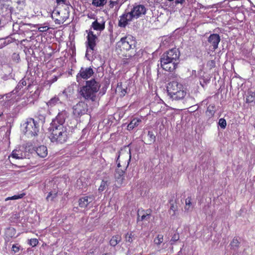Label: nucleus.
I'll list each match as a JSON object with an SVG mask.
<instances>
[{
    "mask_svg": "<svg viewBox=\"0 0 255 255\" xmlns=\"http://www.w3.org/2000/svg\"><path fill=\"white\" fill-rule=\"evenodd\" d=\"M135 41L133 39V37L127 36L122 37L121 40L117 43L116 50L121 52L128 51L133 49L135 47Z\"/></svg>",
    "mask_w": 255,
    "mask_h": 255,
    "instance_id": "nucleus-5",
    "label": "nucleus"
},
{
    "mask_svg": "<svg viewBox=\"0 0 255 255\" xmlns=\"http://www.w3.org/2000/svg\"><path fill=\"white\" fill-rule=\"evenodd\" d=\"M209 81V80L207 79L203 78L201 81H200V85L203 88H204Z\"/></svg>",
    "mask_w": 255,
    "mask_h": 255,
    "instance_id": "nucleus-48",
    "label": "nucleus"
},
{
    "mask_svg": "<svg viewBox=\"0 0 255 255\" xmlns=\"http://www.w3.org/2000/svg\"><path fill=\"white\" fill-rule=\"evenodd\" d=\"M13 10L14 9L12 6L3 2H2L0 6V13H1L3 15L11 16Z\"/></svg>",
    "mask_w": 255,
    "mask_h": 255,
    "instance_id": "nucleus-20",
    "label": "nucleus"
},
{
    "mask_svg": "<svg viewBox=\"0 0 255 255\" xmlns=\"http://www.w3.org/2000/svg\"><path fill=\"white\" fill-rule=\"evenodd\" d=\"M25 195V193H21L20 194L12 196H11V198H12V199L16 200V199L22 198Z\"/></svg>",
    "mask_w": 255,
    "mask_h": 255,
    "instance_id": "nucleus-47",
    "label": "nucleus"
},
{
    "mask_svg": "<svg viewBox=\"0 0 255 255\" xmlns=\"http://www.w3.org/2000/svg\"><path fill=\"white\" fill-rule=\"evenodd\" d=\"M141 122V120L139 119H133L129 124L128 125L127 129L129 130L133 129L135 127L138 126L139 123Z\"/></svg>",
    "mask_w": 255,
    "mask_h": 255,
    "instance_id": "nucleus-30",
    "label": "nucleus"
},
{
    "mask_svg": "<svg viewBox=\"0 0 255 255\" xmlns=\"http://www.w3.org/2000/svg\"><path fill=\"white\" fill-rule=\"evenodd\" d=\"M147 136L148 139L147 140V142L146 143V144H151L155 141L156 136L152 131H148Z\"/></svg>",
    "mask_w": 255,
    "mask_h": 255,
    "instance_id": "nucleus-32",
    "label": "nucleus"
},
{
    "mask_svg": "<svg viewBox=\"0 0 255 255\" xmlns=\"http://www.w3.org/2000/svg\"><path fill=\"white\" fill-rule=\"evenodd\" d=\"M150 217V214L149 213H146V214H143L141 215L140 218L139 213L137 214V222L142 221L143 220L148 221Z\"/></svg>",
    "mask_w": 255,
    "mask_h": 255,
    "instance_id": "nucleus-36",
    "label": "nucleus"
},
{
    "mask_svg": "<svg viewBox=\"0 0 255 255\" xmlns=\"http://www.w3.org/2000/svg\"><path fill=\"white\" fill-rule=\"evenodd\" d=\"M73 114L77 117L87 114L88 107L87 104L84 102H80L75 105L73 108Z\"/></svg>",
    "mask_w": 255,
    "mask_h": 255,
    "instance_id": "nucleus-9",
    "label": "nucleus"
},
{
    "mask_svg": "<svg viewBox=\"0 0 255 255\" xmlns=\"http://www.w3.org/2000/svg\"><path fill=\"white\" fill-rule=\"evenodd\" d=\"M125 171L124 169H120L119 168L115 170V178L116 182L119 185H121L123 183V181L125 179Z\"/></svg>",
    "mask_w": 255,
    "mask_h": 255,
    "instance_id": "nucleus-19",
    "label": "nucleus"
},
{
    "mask_svg": "<svg viewBox=\"0 0 255 255\" xmlns=\"http://www.w3.org/2000/svg\"><path fill=\"white\" fill-rule=\"evenodd\" d=\"M119 154L116 160L117 166L118 168H120V167H123V169L126 170L127 167H128L129 164V162H130V151H129V153H126L121 154H120V152H119Z\"/></svg>",
    "mask_w": 255,
    "mask_h": 255,
    "instance_id": "nucleus-7",
    "label": "nucleus"
},
{
    "mask_svg": "<svg viewBox=\"0 0 255 255\" xmlns=\"http://www.w3.org/2000/svg\"><path fill=\"white\" fill-rule=\"evenodd\" d=\"M218 126L222 129H225L227 126V122L225 119L221 118L219 120Z\"/></svg>",
    "mask_w": 255,
    "mask_h": 255,
    "instance_id": "nucleus-40",
    "label": "nucleus"
},
{
    "mask_svg": "<svg viewBox=\"0 0 255 255\" xmlns=\"http://www.w3.org/2000/svg\"><path fill=\"white\" fill-rule=\"evenodd\" d=\"M11 38L8 36L5 38H0V42H1L0 44V49L7 45L8 44L11 43Z\"/></svg>",
    "mask_w": 255,
    "mask_h": 255,
    "instance_id": "nucleus-34",
    "label": "nucleus"
},
{
    "mask_svg": "<svg viewBox=\"0 0 255 255\" xmlns=\"http://www.w3.org/2000/svg\"><path fill=\"white\" fill-rule=\"evenodd\" d=\"M197 5H198V7L199 8H200V9L202 8H203V7H204V6L202 4H201L200 3H198Z\"/></svg>",
    "mask_w": 255,
    "mask_h": 255,
    "instance_id": "nucleus-61",
    "label": "nucleus"
},
{
    "mask_svg": "<svg viewBox=\"0 0 255 255\" xmlns=\"http://www.w3.org/2000/svg\"><path fill=\"white\" fill-rule=\"evenodd\" d=\"M118 3V1L111 0L110 3V7L113 8L115 5L117 4Z\"/></svg>",
    "mask_w": 255,
    "mask_h": 255,
    "instance_id": "nucleus-56",
    "label": "nucleus"
},
{
    "mask_svg": "<svg viewBox=\"0 0 255 255\" xmlns=\"http://www.w3.org/2000/svg\"><path fill=\"white\" fill-rule=\"evenodd\" d=\"M146 11V9L143 5L137 4L134 5L129 12L131 13L133 18H138L141 15L145 14Z\"/></svg>",
    "mask_w": 255,
    "mask_h": 255,
    "instance_id": "nucleus-11",
    "label": "nucleus"
},
{
    "mask_svg": "<svg viewBox=\"0 0 255 255\" xmlns=\"http://www.w3.org/2000/svg\"><path fill=\"white\" fill-rule=\"evenodd\" d=\"M56 1L57 4H60L61 3L65 4L67 0H56Z\"/></svg>",
    "mask_w": 255,
    "mask_h": 255,
    "instance_id": "nucleus-58",
    "label": "nucleus"
},
{
    "mask_svg": "<svg viewBox=\"0 0 255 255\" xmlns=\"http://www.w3.org/2000/svg\"><path fill=\"white\" fill-rule=\"evenodd\" d=\"M32 86V85L30 84H28L27 87V90H30L31 89V87Z\"/></svg>",
    "mask_w": 255,
    "mask_h": 255,
    "instance_id": "nucleus-62",
    "label": "nucleus"
},
{
    "mask_svg": "<svg viewBox=\"0 0 255 255\" xmlns=\"http://www.w3.org/2000/svg\"><path fill=\"white\" fill-rule=\"evenodd\" d=\"M100 85L95 79L86 81V85L80 88V94L85 99L94 102L96 94L99 91Z\"/></svg>",
    "mask_w": 255,
    "mask_h": 255,
    "instance_id": "nucleus-2",
    "label": "nucleus"
},
{
    "mask_svg": "<svg viewBox=\"0 0 255 255\" xmlns=\"http://www.w3.org/2000/svg\"><path fill=\"white\" fill-rule=\"evenodd\" d=\"M49 128L51 132L49 138L51 142L62 144L67 141L69 131L67 127L62 125H52Z\"/></svg>",
    "mask_w": 255,
    "mask_h": 255,
    "instance_id": "nucleus-1",
    "label": "nucleus"
},
{
    "mask_svg": "<svg viewBox=\"0 0 255 255\" xmlns=\"http://www.w3.org/2000/svg\"><path fill=\"white\" fill-rule=\"evenodd\" d=\"M163 241V236L162 235H158L157 237L154 239V243L157 245L161 244Z\"/></svg>",
    "mask_w": 255,
    "mask_h": 255,
    "instance_id": "nucleus-39",
    "label": "nucleus"
},
{
    "mask_svg": "<svg viewBox=\"0 0 255 255\" xmlns=\"http://www.w3.org/2000/svg\"><path fill=\"white\" fill-rule=\"evenodd\" d=\"M58 103H61L60 100L58 97L55 96L47 102V105L48 107H52Z\"/></svg>",
    "mask_w": 255,
    "mask_h": 255,
    "instance_id": "nucleus-33",
    "label": "nucleus"
},
{
    "mask_svg": "<svg viewBox=\"0 0 255 255\" xmlns=\"http://www.w3.org/2000/svg\"><path fill=\"white\" fill-rule=\"evenodd\" d=\"M11 156L15 159H23L25 158V153L22 152L20 149H14L12 151Z\"/></svg>",
    "mask_w": 255,
    "mask_h": 255,
    "instance_id": "nucleus-27",
    "label": "nucleus"
},
{
    "mask_svg": "<svg viewBox=\"0 0 255 255\" xmlns=\"http://www.w3.org/2000/svg\"><path fill=\"white\" fill-rule=\"evenodd\" d=\"M94 200L93 196H84L81 197L78 201L79 205L81 208H86Z\"/></svg>",
    "mask_w": 255,
    "mask_h": 255,
    "instance_id": "nucleus-22",
    "label": "nucleus"
},
{
    "mask_svg": "<svg viewBox=\"0 0 255 255\" xmlns=\"http://www.w3.org/2000/svg\"><path fill=\"white\" fill-rule=\"evenodd\" d=\"M38 243L36 239H32L29 240V245L32 247H35Z\"/></svg>",
    "mask_w": 255,
    "mask_h": 255,
    "instance_id": "nucleus-46",
    "label": "nucleus"
},
{
    "mask_svg": "<svg viewBox=\"0 0 255 255\" xmlns=\"http://www.w3.org/2000/svg\"><path fill=\"white\" fill-rule=\"evenodd\" d=\"M110 182L108 180H103L99 187L98 191L99 192L103 191L110 185Z\"/></svg>",
    "mask_w": 255,
    "mask_h": 255,
    "instance_id": "nucleus-35",
    "label": "nucleus"
},
{
    "mask_svg": "<svg viewBox=\"0 0 255 255\" xmlns=\"http://www.w3.org/2000/svg\"><path fill=\"white\" fill-rule=\"evenodd\" d=\"M161 67L165 71L172 72L176 69L178 62H171L169 61H163L160 59Z\"/></svg>",
    "mask_w": 255,
    "mask_h": 255,
    "instance_id": "nucleus-13",
    "label": "nucleus"
},
{
    "mask_svg": "<svg viewBox=\"0 0 255 255\" xmlns=\"http://www.w3.org/2000/svg\"><path fill=\"white\" fill-rule=\"evenodd\" d=\"M13 29L16 31H18V29H19V24L17 23H14L13 24Z\"/></svg>",
    "mask_w": 255,
    "mask_h": 255,
    "instance_id": "nucleus-53",
    "label": "nucleus"
},
{
    "mask_svg": "<svg viewBox=\"0 0 255 255\" xmlns=\"http://www.w3.org/2000/svg\"><path fill=\"white\" fill-rule=\"evenodd\" d=\"M241 239L238 237H234L230 244V249L233 251V255H238L239 249L241 246Z\"/></svg>",
    "mask_w": 255,
    "mask_h": 255,
    "instance_id": "nucleus-16",
    "label": "nucleus"
},
{
    "mask_svg": "<svg viewBox=\"0 0 255 255\" xmlns=\"http://www.w3.org/2000/svg\"><path fill=\"white\" fill-rule=\"evenodd\" d=\"M21 246L18 244H14L12 246V251L15 254L19 252Z\"/></svg>",
    "mask_w": 255,
    "mask_h": 255,
    "instance_id": "nucleus-43",
    "label": "nucleus"
},
{
    "mask_svg": "<svg viewBox=\"0 0 255 255\" xmlns=\"http://www.w3.org/2000/svg\"><path fill=\"white\" fill-rule=\"evenodd\" d=\"M15 2L17 5V8L19 10L23 9L25 5V0H16Z\"/></svg>",
    "mask_w": 255,
    "mask_h": 255,
    "instance_id": "nucleus-38",
    "label": "nucleus"
},
{
    "mask_svg": "<svg viewBox=\"0 0 255 255\" xmlns=\"http://www.w3.org/2000/svg\"><path fill=\"white\" fill-rule=\"evenodd\" d=\"M221 40L220 36L218 34H212L208 39V41L213 46V50H215L218 47V44Z\"/></svg>",
    "mask_w": 255,
    "mask_h": 255,
    "instance_id": "nucleus-18",
    "label": "nucleus"
},
{
    "mask_svg": "<svg viewBox=\"0 0 255 255\" xmlns=\"http://www.w3.org/2000/svg\"><path fill=\"white\" fill-rule=\"evenodd\" d=\"M216 66V62L214 60H209L207 63V67L209 69H212Z\"/></svg>",
    "mask_w": 255,
    "mask_h": 255,
    "instance_id": "nucleus-42",
    "label": "nucleus"
},
{
    "mask_svg": "<svg viewBox=\"0 0 255 255\" xmlns=\"http://www.w3.org/2000/svg\"><path fill=\"white\" fill-rule=\"evenodd\" d=\"M180 53L178 48H173L164 52L162 55L160 59L163 61H169L171 62H178Z\"/></svg>",
    "mask_w": 255,
    "mask_h": 255,
    "instance_id": "nucleus-6",
    "label": "nucleus"
},
{
    "mask_svg": "<svg viewBox=\"0 0 255 255\" xmlns=\"http://www.w3.org/2000/svg\"><path fill=\"white\" fill-rule=\"evenodd\" d=\"M16 230L12 227H8L5 229L4 233V240L6 243L10 241V239L13 238H16L17 236H15Z\"/></svg>",
    "mask_w": 255,
    "mask_h": 255,
    "instance_id": "nucleus-21",
    "label": "nucleus"
},
{
    "mask_svg": "<svg viewBox=\"0 0 255 255\" xmlns=\"http://www.w3.org/2000/svg\"><path fill=\"white\" fill-rule=\"evenodd\" d=\"M26 84L27 83L26 80L24 79H22L19 82L15 88L11 92V93L13 94H17V96H20L21 94V92L19 91L23 87V86H26Z\"/></svg>",
    "mask_w": 255,
    "mask_h": 255,
    "instance_id": "nucleus-24",
    "label": "nucleus"
},
{
    "mask_svg": "<svg viewBox=\"0 0 255 255\" xmlns=\"http://www.w3.org/2000/svg\"><path fill=\"white\" fill-rule=\"evenodd\" d=\"M185 204L186 206H190L192 204L191 203V198L190 197H188L185 200Z\"/></svg>",
    "mask_w": 255,
    "mask_h": 255,
    "instance_id": "nucleus-52",
    "label": "nucleus"
},
{
    "mask_svg": "<svg viewBox=\"0 0 255 255\" xmlns=\"http://www.w3.org/2000/svg\"><path fill=\"white\" fill-rule=\"evenodd\" d=\"M102 255H113L111 253H104Z\"/></svg>",
    "mask_w": 255,
    "mask_h": 255,
    "instance_id": "nucleus-63",
    "label": "nucleus"
},
{
    "mask_svg": "<svg viewBox=\"0 0 255 255\" xmlns=\"http://www.w3.org/2000/svg\"><path fill=\"white\" fill-rule=\"evenodd\" d=\"M12 77L13 76L11 74V73H9L8 75L5 74L4 75H3L2 78L3 80H6L10 78H12Z\"/></svg>",
    "mask_w": 255,
    "mask_h": 255,
    "instance_id": "nucleus-50",
    "label": "nucleus"
},
{
    "mask_svg": "<svg viewBox=\"0 0 255 255\" xmlns=\"http://www.w3.org/2000/svg\"><path fill=\"white\" fill-rule=\"evenodd\" d=\"M127 88L126 89H122L121 95H122L123 96H124L126 95V94L127 93Z\"/></svg>",
    "mask_w": 255,
    "mask_h": 255,
    "instance_id": "nucleus-59",
    "label": "nucleus"
},
{
    "mask_svg": "<svg viewBox=\"0 0 255 255\" xmlns=\"http://www.w3.org/2000/svg\"><path fill=\"white\" fill-rule=\"evenodd\" d=\"M169 203L170 204V210L169 211V214H171V216H175L178 209L177 205L175 204L173 199H170L169 201Z\"/></svg>",
    "mask_w": 255,
    "mask_h": 255,
    "instance_id": "nucleus-28",
    "label": "nucleus"
},
{
    "mask_svg": "<svg viewBox=\"0 0 255 255\" xmlns=\"http://www.w3.org/2000/svg\"><path fill=\"white\" fill-rule=\"evenodd\" d=\"M246 102L248 104L255 103V93L248 91L246 95Z\"/></svg>",
    "mask_w": 255,
    "mask_h": 255,
    "instance_id": "nucleus-29",
    "label": "nucleus"
},
{
    "mask_svg": "<svg viewBox=\"0 0 255 255\" xmlns=\"http://www.w3.org/2000/svg\"><path fill=\"white\" fill-rule=\"evenodd\" d=\"M56 196L57 193H52V192H50L46 197V199L47 200H50L51 201H52L53 199L55 198Z\"/></svg>",
    "mask_w": 255,
    "mask_h": 255,
    "instance_id": "nucleus-45",
    "label": "nucleus"
},
{
    "mask_svg": "<svg viewBox=\"0 0 255 255\" xmlns=\"http://www.w3.org/2000/svg\"><path fill=\"white\" fill-rule=\"evenodd\" d=\"M31 93L32 91L30 92V93ZM40 93V90L38 89V88H37L33 94H30L29 95V97H27V102H28L29 104H33L34 101L36 100L39 97Z\"/></svg>",
    "mask_w": 255,
    "mask_h": 255,
    "instance_id": "nucleus-26",
    "label": "nucleus"
},
{
    "mask_svg": "<svg viewBox=\"0 0 255 255\" xmlns=\"http://www.w3.org/2000/svg\"><path fill=\"white\" fill-rule=\"evenodd\" d=\"M46 115L44 112L42 111H38L35 116L34 120H36V123L38 124L39 126H42L45 122Z\"/></svg>",
    "mask_w": 255,
    "mask_h": 255,
    "instance_id": "nucleus-23",
    "label": "nucleus"
},
{
    "mask_svg": "<svg viewBox=\"0 0 255 255\" xmlns=\"http://www.w3.org/2000/svg\"><path fill=\"white\" fill-rule=\"evenodd\" d=\"M12 58L13 59H14L15 60H17V62H18L19 61V60L20 59V57H19V56L18 54H16V53H14L13 55H12Z\"/></svg>",
    "mask_w": 255,
    "mask_h": 255,
    "instance_id": "nucleus-54",
    "label": "nucleus"
},
{
    "mask_svg": "<svg viewBox=\"0 0 255 255\" xmlns=\"http://www.w3.org/2000/svg\"><path fill=\"white\" fill-rule=\"evenodd\" d=\"M94 74V71L91 67H81L79 72L76 76L77 81L80 82L82 79H87Z\"/></svg>",
    "mask_w": 255,
    "mask_h": 255,
    "instance_id": "nucleus-10",
    "label": "nucleus"
},
{
    "mask_svg": "<svg viewBox=\"0 0 255 255\" xmlns=\"http://www.w3.org/2000/svg\"><path fill=\"white\" fill-rule=\"evenodd\" d=\"M8 200H13L11 197H9L6 198L5 201Z\"/></svg>",
    "mask_w": 255,
    "mask_h": 255,
    "instance_id": "nucleus-64",
    "label": "nucleus"
},
{
    "mask_svg": "<svg viewBox=\"0 0 255 255\" xmlns=\"http://www.w3.org/2000/svg\"><path fill=\"white\" fill-rule=\"evenodd\" d=\"M91 27L94 30L102 31L105 28V21L103 17L99 19H96L91 25Z\"/></svg>",
    "mask_w": 255,
    "mask_h": 255,
    "instance_id": "nucleus-17",
    "label": "nucleus"
},
{
    "mask_svg": "<svg viewBox=\"0 0 255 255\" xmlns=\"http://www.w3.org/2000/svg\"><path fill=\"white\" fill-rule=\"evenodd\" d=\"M179 240V235L178 233H175L172 236L171 239L170 240L171 245L173 244V242H176Z\"/></svg>",
    "mask_w": 255,
    "mask_h": 255,
    "instance_id": "nucleus-41",
    "label": "nucleus"
},
{
    "mask_svg": "<svg viewBox=\"0 0 255 255\" xmlns=\"http://www.w3.org/2000/svg\"><path fill=\"white\" fill-rule=\"evenodd\" d=\"M167 91L170 98L175 101L183 99L186 95L182 85L177 81L169 82L167 86Z\"/></svg>",
    "mask_w": 255,
    "mask_h": 255,
    "instance_id": "nucleus-3",
    "label": "nucleus"
},
{
    "mask_svg": "<svg viewBox=\"0 0 255 255\" xmlns=\"http://www.w3.org/2000/svg\"><path fill=\"white\" fill-rule=\"evenodd\" d=\"M88 17L91 19H95V15L94 14H88Z\"/></svg>",
    "mask_w": 255,
    "mask_h": 255,
    "instance_id": "nucleus-60",
    "label": "nucleus"
},
{
    "mask_svg": "<svg viewBox=\"0 0 255 255\" xmlns=\"http://www.w3.org/2000/svg\"><path fill=\"white\" fill-rule=\"evenodd\" d=\"M67 117L68 113L65 110L59 112L55 119L52 121V125H63Z\"/></svg>",
    "mask_w": 255,
    "mask_h": 255,
    "instance_id": "nucleus-15",
    "label": "nucleus"
},
{
    "mask_svg": "<svg viewBox=\"0 0 255 255\" xmlns=\"http://www.w3.org/2000/svg\"><path fill=\"white\" fill-rule=\"evenodd\" d=\"M87 37H97L96 34H94V32L90 30L89 32L88 33V35Z\"/></svg>",
    "mask_w": 255,
    "mask_h": 255,
    "instance_id": "nucleus-55",
    "label": "nucleus"
},
{
    "mask_svg": "<svg viewBox=\"0 0 255 255\" xmlns=\"http://www.w3.org/2000/svg\"><path fill=\"white\" fill-rule=\"evenodd\" d=\"M23 131L24 134L29 137H34L38 135L39 130V126L36 123V120L33 118H28L23 124Z\"/></svg>",
    "mask_w": 255,
    "mask_h": 255,
    "instance_id": "nucleus-4",
    "label": "nucleus"
},
{
    "mask_svg": "<svg viewBox=\"0 0 255 255\" xmlns=\"http://www.w3.org/2000/svg\"><path fill=\"white\" fill-rule=\"evenodd\" d=\"M119 20L118 25L121 27L125 28L128 24V22L131 21L133 19V16L129 12H125L120 17Z\"/></svg>",
    "mask_w": 255,
    "mask_h": 255,
    "instance_id": "nucleus-12",
    "label": "nucleus"
},
{
    "mask_svg": "<svg viewBox=\"0 0 255 255\" xmlns=\"http://www.w3.org/2000/svg\"><path fill=\"white\" fill-rule=\"evenodd\" d=\"M35 151L37 155L41 158L45 157L48 154L47 148L44 145H41L36 147Z\"/></svg>",
    "mask_w": 255,
    "mask_h": 255,
    "instance_id": "nucleus-25",
    "label": "nucleus"
},
{
    "mask_svg": "<svg viewBox=\"0 0 255 255\" xmlns=\"http://www.w3.org/2000/svg\"><path fill=\"white\" fill-rule=\"evenodd\" d=\"M216 111V107L214 104H211L207 107L205 112V117L207 119V123L208 124L213 122L214 120L213 118L215 115Z\"/></svg>",
    "mask_w": 255,
    "mask_h": 255,
    "instance_id": "nucleus-14",
    "label": "nucleus"
},
{
    "mask_svg": "<svg viewBox=\"0 0 255 255\" xmlns=\"http://www.w3.org/2000/svg\"><path fill=\"white\" fill-rule=\"evenodd\" d=\"M185 2V0H175L174 2L176 4H178L179 3L183 4Z\"/></svg>",
    "mask_w": 255,
    "mask_h": 255,
    "instance_id": "nucleus-57",
    "label": "nucleus"
},
{
    "mask_svg": "<svg viewBox=\"0 0 255 255\" xmlns=\"http://www.w3.org/2000/svg\"><path fill=\"white\" fill-rule=\"evenodd\" d=\"M87 41L86 42L87 50L85 54V57L88 60H90V56L94 53L96 46V40L98 39V37H87Z\"/></svg>",
    "mask_w": 255,
    "mask_h": 255,
    "instance_id": "nucleus-8",
    "label": "nucleus"
},
{
    "mask_svg": "<svg viewBox=\"0 0 255 255\" xmlns=\"http://www.w3.org/2000/svg\"><path fill=\"white\" fill-rule=\"evenodd\" d=\"M122 240L121 237L119 235L113 236L110 241V245L112 247H115Z\"/></svg>",
    "mask_w": 255,
    "mask_h": 255,
    "instance_id": "nucleus-31",
    "label": "nucleus"
},
{
    "mask_svg": "<svg viewBox=\"0 0 255 255\" xmlns=\"http://www.w3.org/2000/svg\"><path fill=\"white\" fill-rule=\"evenodd\" d=\"M88 129L87 128H84L82 131V135H81V138H84L85 136H86V135L87 134V133L88 132Z\"/></svg>",
    "mask_w": 255,
    "mask_h": 255,
    "instance_id": "nucleus-49",
    "label": "nucleus"
},
{
    "mask_svg": "<svg viewBox=\"0 0 255 255\" xmlns=\"http://www.w3.org/2000/svg\"><path fill=\"white\" fill-rule=\"evenodd\" d=\"M107 86H105V87H103L102 89H101V91L99 92V94H101V96L103 95L104 94H105L106 91H107Z\"/></svg>",
    "mask_w": 255,
    "mask_h": 255,
    "instance_id": "nucleus-51",
    "label": "nucleus"
},
{
    "mask_svg": "<svg viewBox=\"0 0 255 255\" xmlns=\"http://www.w3.org/2000/svg\"><path fill=\"white\" fill-rule=\"evenodd\" d=\"M125 237L127 242L129 243H131L132 242V238L133 237V235H132V233H127Z\"/></svg>",
    "mask_w": 255,
    "mask_h": 255,
    "instance_id": "nucleus-44",
    "label": "nucleus"
},
{
    "mask_svg": "<svg viewBox=\"0 0 255 255\" xmlns=\"http://www.w3.org/2000/svg\"><path fill=\"white\" fill-rule=\"evenodd\" d=\"M106 3V0H93L92 4L96 6H102Z\"/></svg>",
    "mask_w": 255,
    "mask_h": 255,
    "instance_id": "nucleus-37",
    "label": "nucleus"
}]
</instances>
